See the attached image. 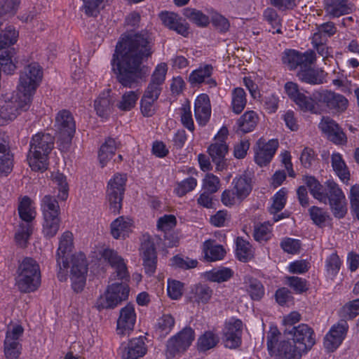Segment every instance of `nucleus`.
Instances as JSON below:
<instances>
[{"label":"nucleus","mask_w":359,"mask_h":359,"mask_svg":"<svg viewBox=\"0 0 359 359\" xmlns=\"http://www.w3.org/2000/svg\"><path fill=\"white\" fill-rule=\"evenodd\" d=\"M352 5L348 0H325V10L332 18H338L348 14L352 11Z\"/></svg>","instance_id":"b1692460"},{"label":"nucleus","mask_w":359,"mask_h":359,"mask_svg":"<svg viewBox=\"0 0 359 359\" xmlns=\"http://www.w3.org/2000/svg\"><path fill=\"white\" fill-rule=\"evenodd\" d=\"M317 29L318 31L313 34L312 38H314V41L318 43H320V41H327V39L333 36L337 32V28L332 22L320 25Z\"/></svg>","instance_id":"ea45409f"},{"label":"nucleus","mask_w":359,"mask_h":359,"mask_svg":"<svg viewBox=\"0 0 359 359\" xmlns=\"http://www.w3.org/2000/svg\"><path fill=\"white\" fill-rule=\"evenodd\" d=\"M297 76L302 81L312 85L321 84L325 80L324 71L311 68L310 65L300 69L297 73Z\"/></svg>","instance_id":"cd10ccee"},{"label":"nucleus","mask_w":359,"mask_h":359,"mask_svg":"<svg viewBox=\"0 0 359 359\" xmlns=\"http://www.w3.org/2000/svg\"><path fill=\"white\" fill-rule=\"evenodd\" d=\"M287 283L295 291L296 293L301 294L308 290V285L306 279L298 276L287 277Z\"/></svg>","instance_id":"338daca9"},{"label":"nucleus","mask_w":359,"mask_h":359,"mask_svg":"<svg viewBox=\"0 0 359 359\" xmlns=\"http://www.w3.org/2000/svg\"><path fill=\"white\" fill-rule=\"evenodd\" d=\"M195 117L199 125L205 126L211 114V107L209 97L201 94L197 97L194 103Z\"/></svg>","instance_id":"4be33fe9"},{"label":"nucleus","mask_w":359,"mask_h":359,"mask_svg":"<svg viewBox=\"0 0 359 359\" xmlns=\"http://www.w3.org/2000/svg\"><path fill=\"white\" fill-rule=\"evenodd\" d=\"M208 153L213 163L216 165V169L222 170L225 166V155L228 152V146L223 140L211 144L208 147Z\"/></svg>","instance_id":"5701e85b"},{"label":"nucleus","mask_w":359,"mask_h":359,"mask_svg":"<svg viewBox=\"0 0 359 359\" xmlns=\"http://www.w3.org/2000/svg\"><path fill=\"white\" fill-rule=\"evenodd\" d=\"M212 294V290L204 284L195 285L191 288L189 293L190 302L198 304H206L210 299Z\"/></svg>","instance_id":"c85d7f7f"},{"label":"nucleus","mask_w":359,"mask_h":359,"mask_svg":"<svg viewBox=\"0 0 359 359\" xmlns=\"http://www.w3.org/2000/svg\"><path fill=\"white\" fill-rule=\"evenodd\" d=\"M140 93L137 91L126 92L120 101L116 104L117 107L124 111H130L135 107Z\"/></svg>","instance_id":"a18cd8bd"},{"label":"nucleus","mask_w":359,"mask_h":359,"mask_svg":"<svg viewBox=\"0 0 359 359\" xmlns=\"http://www.w3.org/2000/svg\"><path fill=\"white\" fill-rule=\"evenodd\" d=\"M43 229L42 232L46 238L54 237L59 229L60 219L59 216L43 217Z\"/></svg>","instance_id":"c9c22d12"},{"label":"nucleus","mask_w":359,"mask_h":359,"mask_svg":"<svg viewBox=\"0 0 359 359\" xmlns=\"http://www.w3.org/2000/svg\"><path fill=\"white\" fill-rule=\"evenodd\" d=\"M53 181L58 189L57 197L62 201H65L69 195V186L66 176L62 173L56 172L53 175Z\"/></svg>","instance_id":"8fccbe9b"},{"label":"nucleus","mask_w":359,"mask_h":359,"mask_svg":"<svg viewBox=\"0 0 359 359\" xmlns=\"http://www.w3.org/2000/svg\"><path fill=\"white\" fill-rule=\"evenodd\" d=\"M258 116L254 111H246L237 121L238 130L243 133H250L255 128Z\"/></svg>","instance_id":"72a5a7b5"},{"label":"nucleus","mask_w":359,"mask_h":359,"mask_svg":"<svg viewBox=\"0 0 359 359\" xmlns=\"http://www.w3.org/2000/svg\"><path fill=\"white\" fill-rule=\"evenodd\" d=\"M219 342V337L212 331H205L197 340L196 347L200 353H205L215 348Z\"/></svg>","instance_id":"c756f323"},{"label":"nucleus","mask_w":359,"mask_h":359,"mask_svg":"<svg viewBox=\"0 0 359 359\" xmlns=\"http://www.w3.org/2000/svg\"><path fill=\"white\" fill-rule=\"evenodd\" d=\"M32 102L18 92L6 95L4 99H0V125L14 120L21 112L27 111Z\"/></svg>","instance_id":"423d86ee"},{"label":"nucleus","mask_w":359,"mask_h":359,"mask_svg":"<svg viewBox=\"0 0 359 359\" xmlns=\"http://www.w3.org/2000/svg\"><path fill=\"white\" fill-rule=\"evenodd\" d=\"M233 191H236L238 198V202L241 203L249 196L252 189V179L247 174H243L236 177L232 181Z\"/></svg>","instance_id":"393cba45"},{"label":"nucleus","mask_w":359,"mask_h":359,"mask_svg":"<svg viewBox=\"0 0 359 359\" xmlns=\"http://www.w3.org/2000/svg\"><path fill=\"white\" fill-rule=\"evenodd\" d=\"M348 329L346 320H340L330 328L324 338V346L329 351H334L342 342Z\"/></svg>","instance_id":"ddd939ff"},{"label":"nucleus","mask_w":359,"mask_h":359,"mask_svg":"<svg viewBox=\"0 0 359 359\" xmlns=\"http://www.w3.org/2000/svg\"><path fill=\"white\" fill-rule=\"evenodd\" d=\"M255 161L259 166H265L271 161L278 147L276 140H270L267 142L260 138L257 142Z\"/></svg>","instance_id":"2eb2a0df"},{"label":"nucleus","mask_w":359,"mask_h":359,"mask_svg":"<svg viewBox=\"0 0 359 359\" xmlns=\"http://www.w3.org/2000/svg\"><path fill=\"white\" fill-rule=\"evenodd\" d=\"M159 18L163 24L169 29L175 30L183 36L188 34V23L177 14L172 12L163 11L159 14Z\"/></svg>","instance_id":"aec40b11"},{"label":"nucleus","mask_w":359,"mask_h":359,"mask_svg":"<svg viewBox=\"0 0 359 359\" xmlns=\"http://www.w3.org/2000/svg\"><path fill=\"white\" fill-rule=\"evenodd\" d=\"M183 14L199 27H206L210 22L207 15L195 8H187L184 9Z\"/></svg>","instance_id":"09e8293b"},{"label":"nucleus","mask_w":359,"mask_h":359,"mask_svg":"<svg viewBox=\"0 0 359 359\" xmlns=\"http://www.w3.org/2000/svg\"><path fill=\"white\" fill-rule=\"evenodd\" d=\"M55 127L60 140L69 144L76 131V123L72 113L66 109L60 111L55 117Z\"/></svg>","instance_id":"9b49d317"},{"label":"nucleus","mask_w":359,"mask_h":359,"mask_svg":"<svg viewBox=\"0 0 359 359\" xmlns=\"http://www.w3.org/2000/svg\"><path fill=\"white\" fill-rule=\"evenodd\" d=\"M83 6L81 11L88 17H97L100 13V6L103 0H81Z\"/></svg>","instance_id":"4d7b16f0"},{"label":"nucleus","mask_w":359,"mask_h":359,"mask_svg":"<svg viewBox=\"0 0 359 359\" xmlns=\"http://www.w3.org/2000/svg\"><path fill=\"white\" fill-rule=\"evenodd\" d=\"M147 353V346L143 337L133 338L127 343L121 344L119 353L122 359H138Z\"/></svg>","instance_id":"f3484780"},{"label":"nucleus","mask_w":359,"mask_h":359,"mask_svg":"<svg viewBox=\"0 0 359 359\" xmlns=\"http://www.w3.org/2000/svg\"><path fill=\"white\" fill-rule=\"evenodd\" d=\"M42 75V69L38 63L33 62L25 66L20 74L17 92L32 101Z\"/></svg>","instance_id":"0eeeda50"},{"label":"nucleus","mask_w":359,"mask_h":359,"mask_svg":"<svg viewBox=\"0 0 359 359\" xmlns=\"http://www.w3.org/2000/svg\"><path fill=\"white\" fill-rule=\"evenodd\" d=\"M95 109L98 116L107 118L111 112L113 100L109 95V91L104 93L95 101Z\"/></svg>","instance_id":"473e14b6"},{"label":"nucleus","mask_w":359,"mask_h":359,"mask_svg":"<svg viewBox=\"0 0 359 359\" xmlns=\"http://www.w3.org/2000/svg\"><path fill=\"white\" fill-rule=\"evenodd\" d=\"M175 325V318L170 314H163L157 320L156 332L161 337L168 334Z\"/></svg>","instance_id":"c03bdc74"},{"label":"nucleus","mask_w":359,"mask_h":359,"mask_svg":"<svg viewBox=\"0 0 359 359\" xmlns=\"http://www.w3.org/2000/svg\"><path fill=\"white\" fill-rule=\"evenodd\" d=\"M314 101H316L312 96L309 97L302 93L299 97H297L294 101L297 105L304 111H310L311 113H317L315 107Z\"/></svg>","instance_id":"0e129e2a"},{"label":"nucleus","mask_w":359,"mask_h":359,"mask_svg":"<svg viewBox=\"0 0 359 359\" xmlns=\"http://www.w3.org/2000/svg\"><path fill=\"white\" fill-rule=\"evenodd\" d=\"M313 97L316 102L324 104L334 114L344 112L348 105V101L345 96L332 90H317L313 93Z\"/></svg>","instance_id":"1a4fd4ad"},{"label":"nucleus","mask_w":359,"mask_h":359,"mask_svg":"<svg viewBox=\"0 0 359 359\" xmlns=\"http://www.w3.org/2000/svg\"><path fill=\"white\" fill-rule=\"evenodd\" d=\"M264 16L265 19L271 25L272 28L274 29L272 30L273 34H282L280 24V19L277 12L273 8H266L264 12ZM269 32H271V30L269 29Z\"/></svg>","instance_id":"052dcab7"},{"label":"nucleus","mask_w":359,"mask_h":359,"mask_svg":"<svg viewBox=\"0 0 359 359\" xmlns=\"http://www.w3.org/2000/svg\"><path fill=\"white\" fill-rule=\"evenodd\" d=\"M204 245L205 258L208 261L220 260L224 257L226 251L222 245H212L210 241L205 242Z\"/></svg>","instance_id":"49530a36"},{"label":"nucleus","mask_w":359,"mask_h":359,"mask_svg":"<svg viewBox=\"0 0 359 359\" xmlns=\"http://www.w3.org/2000/svg\"><path fill=\"white\" fill-rule=\"evenodd\" d=\"M236 255L243 262H248L252 255L250 243L239 237L236 240Z\"/></svg>","instance_id":"3c124183"},{"label":"nucleus","mask_w":359,"mask_h":359,"mask_svg":"<svg viewBox=\"0 0 359 359\" xmlns=\"http://www.w3.org/2000/svg\"><path fill=\"white\" fill-rule=\"evenodd\" d=\"M332 166L337 176L342 180H349L350 173L348 168L342 159L341 155L339 153H334L332 155Z\"/></svg>","instance_id":"58836bf2"},{"label":"nucleus","mask_w":359,"mask_h":359,"mask_svg":"<svg viewBox=\"0 0 359 359\" xmlns=\"http://www.w3.org/2000/svg\"><path fill=\"white\" fill-rule=\"evenodd\" d=\"M248 286L247 290L253 300H259L264 294L263 285L256 278H249L248 279Z\"/></svg>","instance_id":"864d4df0"},{"label":"nucleus","mask_w":359,"mask_h":359,"mask_svg":"<svg viewBox=\"0 0 359 359\" xmlns=\"http://www.w3.org/2000/svg\"><path fill=\"white\" fill-rule=\"evenodd\" d=\"M119 145L120 142H117L115 139L111 137L107 139L104 143L101 145L98 153V158L102 167L114 155Z\"/></svg>","instance_id":"2f4dec72"},{"label":"nucleus","mask_w":359,"mask_h":359,"mask_svg":"<svg viewBox=\"0 0 359 359\" xmlns=\"http://www.w3.org/2000/svg\"><path fill=\"white\" fill-rule=\"evenodd\" d=\"M105 261L115 269L118 279L124 280L121 283H115L108 286L104 295H101L96 302L98 310L115 308L121 302L128 299L130 289L126 281L129 279V273L123 259L114 250L107 248L102 253Z\"/></svg>","instance_id":"f03ea898"},{"label":"nucleus","mask_w":359,"mask_h":359,"mask_svg":"<svg viewBox=\"0 0 359 359\" xmlns=\"http://www.w3.org/2000/svg\"><path fill=\"white\" fill-rule=\"evenodd\" d=\"M72 248L73 235L69 231H65L60 238L59 247L56 252V262L60 269L67 266L68 257L72 252Z\"/></svg>","instance_id":"6ab92c4d"},{"label":"nucleus","mask_w":359,"mask_h":359,"mask_svg":"<svg viewBox=\"0 0 359 359\" xmlns=\"http://www.w3.org/2000/svg\"><path fill=\"white\" fill-rule=\"evenodd\" d=\"M4 341V353L7 359H17L20 353L19 341H13L9 337Z\"/></svg>","instance_id":"13d9d810"},{"label":"nucleus","mask_w":359,"mask_h":359,"mask_svg":"<svg viewBox=\"0 0 359 359\" xmlns=\"http://www.w3.org/2000/svg\"><path fill=\"white\" fill-rule=\"evenodd\" d=\"M18 33L13 26H8L0 33V48L13 45L17 41Z\"/></svg>","instance_id":"603ef678"},{"label":"nucleus","mask_w":359,"mask_h":359,"mask_svg":"<svg viewBox=\"0 0 359 359\" xmlns=\"http://www.w3.org/2000/svg\"><path fill=\"white\" fill-rule=\"evenodd\" d=\"M315 59L316 54L312 50L301 53L294 50H289L285 51L283 62L288 65L290 69H294L298 67L302 69L303 67L311 65Z\"/></svg>","instance_id":"4468645a"},{"label":"nucleus","mask_w":359,"mask_h":359,"mask_svg":"<svg viewBox=\"0 0 359 359\" xmlns=\"http://www.w3.org/2000/svg\"><path fill=\"white\" fill-rule=\"evenodd\" d=\"M302 352L306 351L301 350L293 341H282L275 354L278 359H300Z\"/></svg>","instance_id":"a878e982"},{"label":"nucleus","mask_w":359,"mask_h":359,"mask_svg":"<svg viewBox=\"0 0 359 359\" xmlns=\"http://www.w3.org/2000/svg\"><path fill=\"white\" fill-rule=\"evenodd\" d=\"M232 109L234 113L238 114L244 109L247 100L246 94L242 88H236L232 91Z\"/></svg>","instance_id":"37998d69"},{"label":"nucleus","mask_w":359,"mask_h":359,"mask_svg":"<svg viewBox=\"0 0 359 359\" xmlns=\"http://www.w3.org/2000/svg\"><path fill=\"white\" fill-rule=\"evenodd\" d=\"M194 339V331L191 327H185L168 341V348L173 351H185Z\"/></svg>","instance_id":"412c9836"},{"label":"nucleus","mask_w":359,"mask_h":359,"mask_svg":"<svg viewBox=\"0 0 359 359\" xmlns=\"http://www.w3.org/2000/svg\"><path fill=\"white\" fill-rule=\"evenodd\" d=\"M140 250L145 273L152 276L156 269L157 255L154 241L149 235L142 236Z\"/></svg>","instance_id":"f8f14e48"},{"label":"nucleus","mask_w":359,"mask_h":359,"mask_svg":"<svg viewBox=\"0 0 359 359\" xmlns=\"http://www.w3.org/2000/svg\"><path fill=\"white\" fill-rule=\"evenodd\" d=\"M348 198L351 213L353 217L359 220V185L355 184L351 187Z\"/></svg>","instance_id":"5fc2aeb1"},{"label":"nucleus","mask_w":359,"mask_h":359,"mask_svg":"<svg viewBox=\"0 0 359 359\" xmlns=\"http://www.w3.org/2000/svg\"><path fill=\"white\" fill-rule=\"evenodd\" d=\"M342 316L347 319H353L359 314V299L346 304L341 309Z\"/></svg>","instance_id":"774afa93"},{"label":"nucleus","mask_w":359,"mask_h":359,"mask_svg":"<svg viewBox=\"0 0 359 359\" xmlns=\"http://www.w3.org/2000/svg\"><path fill=\"white\" fill-rule=\"evenodd\" d=\"M131 225L130 219L119 217L111 223V233L116 239L125 238L128 234Z\"/></svg>","instance_id":"7c9ffc66"},{"label":"nucleus","mask_w":359,"mask_h":359,"mask_svg":"<svg viewBox=\"0 0 359 359\" xmlns=\"http://www.w3.org/2000/svg\"><path fill=\"white\" fill-rule=\"evenodd\" d=\"M135 322L136 313L134 306L128 304L120 310L117 320V334L121 336L129 334L134 329Z\"/></svg>","instance_id":"a211bd4d"},{"label":"nucleus","mask_w":359,"mask_h":359,"mask_svg":"<svg viewBox=\"0 0 359 359\" xmlns=\"http://www.w3.org/2000/svg\"><path fill=\"white\" fill-rule=\"evenodd\" d=\"M154 46L152 35L146 30L121 35L116 46L111 65L123 86L133 88L140 79L148 74L142 63L152 55Z\"/></svg>","instance_id":"f257e3e1"},{"label":"nucleus","mask_w":359,"mask_h":359,"mask_svg":"<svg viewBox=\"0 0 359 359\" xmlns=\"http://www.w3.org/2000/svg\"><path fill=\"white\" fill-rule=\"evenodd\" d=\"M309 212L310 217L313 223L319 227L323 226L326 220L330 217L326 211L317 206L311 207Z\"/></svg>","instance_id":"6e6d98bb"},{"label":"nucleus","mask_w":359,"mask_h":359,"mask_svg":"<svg viewBox=\"0 0 359 359\" xmlns=\"http://www.w3.org/2000/svg\"><path fill=\"white\" fill-rule=\"evenodd\" d=\"M13 156L8 144L0 133V175L6 176L13 170Z\"/></svg>","instance_id":"bb28decb"},{"label":"nucleus","mask_w":359,"mask_h":359,"mask_svg":"<svg viewBox=\"0 0 359 359\" xmlns=\"http://www.w3.org/2000/svg\"><path fill=\"white\" fill-rule=\"evenodd\" d=\"M323 201L320 202L328 203L331 212L334 217L342 219L348 212L347 202L345 194L339 185L332 180H327L325 183Z\"/></svg>","instance_id":"6e6552de"},{"label":"nucleus","mask_w":359,"mask_h":359,"mask_svg":"<svg viewBox=\"0 0 359 359\" xmlns=\"http://www.w3.org/2000/svg\"><path fill=\"white\" fill-rule=\"evenodd\" d=\"M16 273L15 285L21 292H34L41 285L40 267L32 257H24L19 261Z\"/></svg>","instance_id":"20e7f679"},{"label":"nucleus","mask_w":359,"mask_h":359,"mask_svg":"<svg viewBox=\"0 0 359 359\" xmlns=\"http://www.w3.org/2000/svg\"><path fill=\"white\" fill-rule=\"evenodd\" d=\"M43 217L59 216L60 208L55 196L46 195L43 197L41 203Z\"/></svg>","instance_id":"f704fd0d"},{"label":"nucleus","mask_w":359,"mask_h":359,"mask_svg":"<svg viewBox=\"0 0 359 359\" xmlns=\"http://www.w3.org/2000/svg\"><path fill=\"white\" fill-rule=\"evenodd\" d=\"M243 322L239 319L233 320L226 324L224 330V344L229 348H236L241 344Z\"/></svg>","instance_id":"dca6fc26"},{"label":"nucleus","mask_w":359,"mask_h":359,"mask_svg":"<svg viewBox=\"0 0 359 359\" xmlns=\"http://www.w3.org/2000/svg\"><path fill=\"white\" fill-rule=\"evenodd\" d=\"M285 334L291 339L293 343L306 352L316 343L313 330L306 324H300L290 329H285Z\"/></svg>","instance_id":"9d476101"},{"label":"nucleus","mask_w":359,"mask_h":359,"mask_svg":"<svg viewBox=\"0 0 359 359\" xmlns=\"http://www.w3.org/2000/svg\"><path fill=\"white\" fill-rule=\"evenodd\" d=\"M233 272L229 268H222L217 270H212L208 273V278L213 282L222 283L228 280Z\"/></svg>","instance_id":"bf43d9fd"},{"label":"nucleus","mask_w":359,"mask_h":359,"mask_svg":"<svg viewBox=\"0 0 359 359\" xmlns=\"http://www.w3.org/2000/svg\"><path fill=\"white\" fill-rule=\"evenodd\" d=\"M286 191L284 189L279 190L273 196V201L269 208L271 214L274 215L273 219L275 222L279 221L284 217L283 214L276 215V213L280 212L285 205Z\"/></svg>","instance_id":"e433bc0d"},{"label":"nucleus","mask_w":359,"mask_h":359,"mask_svg":"<svg viewBox=\"0 0 359 359\" xmlns=\"http://www.w3.org/2000/svg\"><path fill=\"white\" fill-rule=\"evenodd\" d=\"M305 183L309 187L311 194L317 200L323 201L325 185H322L314 177L306 176Z\"/></svg>","instance_id":"de8ad7c7"},{"label":"nucleus","mask_w":359,"mask_h":359,"mask_svg":"<svg viewBox=\"0 0 359 359\" xmlns=\"http://www.w3.org/2000/svg\"><path fill=\"white\" fill-rule=\"evenodd\" d=\"M18 213L22 222L15 233V239L18 245L22 248L27 246L28 240L32 234L33 226L32 222L36 217L35 208L32 207V201L28 196H24L18 205Z\"/></svg>","instance_id":"39448f33"},{"label":"nucleus","mask_w":359,"mask_h":359,"mask_svg":"<svg viewBox=\"0 0 359 359\" xmlns=\"http://www.w3.org/2000/svg\"><path fill=\"white\" fill-rule=\"evenodd\" d=\"M341 260L336 252L332 253L325 260V267L328 275L336 276L341 267Z\"/></svg>","instance_id":"e2e57ef3"},{"label":"nucleus","mask_w":359,"mask_h":359,"mask_svg":"<svg viewBox=\"0 0 359 359\" xmlns=\"http://www.w3.org/2000/svg\"><path fill=\"white\" fill-rule=\"evenodd\" d=\"M54 137L49 133H38L29 142L27 154L29 165L34 171H44L48 168V156L54 147Z\"/></svg>","instance_id":"7ed1b4c3"},{"label":"nucleus","mask_w":359,"mask_h":359,"mask_svg":"<svg viewBox=\"0 0 359 359\" xmlns=\"http://www.w3.org/2000/svg\"><path fill=\"white\" fill-rule=\"evenodd\" d=\"M171 264L177 268L188 270L197 266L198 261L191 259L188 257H182L180 255L174 256L171 259Z\"/></svg>","instance_id":"680f3d73"},{"label":"nucleus","mask_w":359,"mask_h":359,"mask_svg":"<svg viewBox=\"0 0 359 359\" xmlns=\"http://www.w3.org/2000/svg\"><path fill=\"white\" fill-rule=\"evenodd\" d=\"M212 66L211 65H205L200 67L198 69L193 71L189 75V82L192 85L200 84L210 77L212 74Z\"/></svg>","instance_id":"a19ab883"},{"label":"nucleus","mask_w":359,"mask_h":359,"mask_svg":"<svg viewBox=\"0 0 359 359\" xmlns=\"http://www.w3.org/2000/svg\"><path fill=\"white\" fill-rule=\"evenodd\" d=\"M184 284L179 280H168L167 291L168 296L172 299H178L183 294Z\"/></svg>","instance_id":"69168bd1"},{"label":"nucleus","mask_w":359,"mask_h":359,"mask_svg":"<svg viewBox=\"0 0 359 359\" xmlns=\"http://www.w3.org/2000/svg\"><path fill=\"white\" fill-rule=\"evenodd\" d=\"M71 275H86L88 264L86 256L83 253H78L72 256Z\"/></svg>","instance_id":"79ce46f5"},{"label":"nucleus","mask_w":359,"mask_h":359,"mask_svg":"<svg viewBox=\"0 0 359 359\" xmlns=\"http://www.w3.org/2000/svg\"><path fill=\"white\" fill-rule=\"evenodd\" d=\"M125 191L107 188V199L109 202L111 212L116 214L121 208L122 201Z\"/></svg>","instance_id":"4c0bfd02"}]
</instances>
